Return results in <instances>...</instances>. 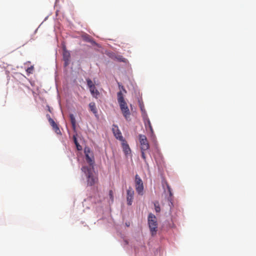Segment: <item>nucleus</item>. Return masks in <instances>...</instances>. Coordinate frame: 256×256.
<instances>
[{
  "label": "nucleus",
  "mask_w": 256,
  "mask_h": 256,
  "mask_svg": "<svg viewBox=\"0 0 256 256\" xmlns=\"http://www.w3.org/2000/svg\"><path fill=\"white\" fill-rule=\"evenodd\" d=\"M94 168L84 166L82 168V170L85 174L87 184L89 186H92L98 182V178L96 176L93 172Z\"/></svg>",
  "instance_id": "nucleus-1"
},
{
  "label": "nucleus",
  "mask_w": 256,
  "mask_h": 256,
  "mask_svg": "<svg viewBox=\"0 0 256 256\" xmlns=\"http://www.w3.org/2000/svg\"><path fill=\"white\" fill-rule=\"evenodd\" d=\"M117 96L118 102L120 104V108L122 114L125 118L128 120H130V114L127 104L124 100L122 91H120L118 93Z\"/></svg>",
  "instance_id": "nucleus-2"
},
{
  "label": "nucleus",
  "mask_w": 256,
  "mask_h": 256,
  "mask_svg": "<svg viewBox=\"0 0 256 256\" xmlns=\"http://www.w3.org/2000/svg\"><path fill=\"white\" fill-rule=\"evenodd\" d=\"M148 224L152 235H156L158 228L157 220L156 216L152 213L148 214Z\"/></svg>",
  "instance_id": "nucleus-3"
},
{
  "label": "nucleus",
  "mask_w": 256,
  "mask_h": 256,
  "mask_svg": "<svg viewBox=\"0 0 256 256\" xmlns=\"http://www.w3.org/2000/svg\"><path fill=\"white\" fill-rule=\"evenodd\" d=\"M135 184L136 192L138 194L142 196L144 194V184L142 179L138 174L135 176Z\"/></svg>",
  "instance_id": "nucleus-4"
},
{
  "label": "nucleus",
  "mask_w": 256,
  "mask_h": 256,
  "mask_svg": "<svg viewBox=\"0 0 256 256\" xmlns=\"http://www.w3.org/2000/svg\"><path fill=\"white\" fill-rule=\"evenodd\" d=\"M138 138L140 144V150H148L150 148V145L146 136L143 134H139Z\"/></svg>",
  "instance_id": "nucleus-5"
},
{
  "label": "nucleus",
  "mask_w": 256,
  "mask_h": 256,
  "mask_svg": "<svg viewBox=\"0 0 256 256\" xmlns=\"http://www.w3.org/2000/svg\"><path fill=\"white\" fill-rule=\"evenodd\" d=\"M46 117L48 118V122L50 126L52 127V129L55 132L58 134L61 135V132L58 125L54 122V120L50 118L49 114H47Z\"/></svg>",
  "instance_id": "nucleus-6"
},
{
  "label": "nucleus",
  "mask_w": 256,
  "mask_h": 256,
  "mask_svg": "<svg viewBox=\"0 0 256 256\" xmlns=\"http://www.w3.org/2000/svg\"><path fill=\"white\" fill-rule=\"evenodd\" d=\"M62 56L64 66H67L70 64V54L69 51L67 50L65 48H63Z\"/></svg>",
  "instance_id": "nucleus-7"
},
{
  "label": "nucleus",
  "mask_w": 256,
  "mask_h": 256,
  "mask_svg": "<svg viewBox=\"0 0 256 256\" xmlns=\"http://www.w3.org/2000/svg\"><path fill=\"white\" fill-rule=\"evenodd\" d=\"M126 194L128 204L130 206L132 204V200L134 198V191L133 190L132 188H129L127 190Z\"/></svg>",
  "instance_id": "nucleus-8"
},
{
  "label": "nucleus",
  "mask_w": 256,
  "mask_h": 256,
  "mask_svg": "<svg viewBox=\"0 0 256 256\" xmlns=\"http://www.w3.org/2000/svg\"><path fill=\"white\" fill-rule=\"evenodd\" d=\"M84 153L86 155V159L87 162L89 164L90 167L92 166V168H93V165L94 164V160L93 156L91 157L89 156L88 153H90V149H85Z\"/></svg>",
  "instance_id": "nucleus-9"
},
{
  "label": "nucleus",
  "mask_w": 256,
  "mask_h": 256,
  "mask_svg": "<svg viewBox=\"0 0 256 256\" xmlns=\"http://www.w3.org/2000/svg\"><path fill=\"white\" fill-rule=\"evenodd\" d=\"M112 131L114 136L117 139L119 140L120 141H123L124 140L123 136H122V133L118 130V126H114V128H112Z\"/></svg>",
  "instance_id": "nucleus-10"
},
{
  "label": "nucleus",
  "mask_w": 256,
  "mask_h": 256,
  "mask_svg": "<svg viewBox=\"0 0 256 256\" xmlns=\"http://www.w3.org/2000/svg\"><path fill=\"white\" fill-rule=\"evenodd\" d=\"M144 125H145L146 129H147L148 128H149V130L150 132V133H151L150 136L152 138H154V130H153L152 126L150 122L149 119H147L145 120Z\"/></svg>",
  "instance_id": "nucleus-11"
},
{
  "label": "nucleus",
  "mask_w": 256,
  "mask_h": 256,
  "mask_svg": "<svg viewBox=\"0 0 256 256\" xmlns=\"http://www.w3.org/2000/svg\"><path fill=\"white\" fill-rule=\"evenodd\" d=\"M122 142V147L123 150L126 154H128L130 152V149L129 147L128 144L126 143V140H124Z\"/></svg>",
  "instance_id": "nucleus-12"
},
{
  "label": "nucleus",
  "mask_w": 256,
  "mask_h": 256,
  "mask_svg": "<svg viewBox=\"0 0 256 256\" xmlns=\"http://www.w3.org/2000/svg\"><path fill=\"white\" fill-rule=\"evenodd\" d=\"M90 90L92 94V96L94 97L95 98H98V96L100 94L98 90L96 88L95 86H92V88H90Z\"/></svg>",
  "instance_id": "nucleus-13"
},
{
  "label": "nucleus",
  "mask_w": 256,
  "mask_h": 256,
  "mask_svg": "<svg viewBox=\"0 0 256 256\" xmlns=\"http://www.w3.org/2000/svg\"><path fill=\"white\" fill-rule=\"evenodd\" d=\"M70 122L72 125V128L74 130H75L76 128V120L74 118V116L73 114H70Z\"/></svg>",
  "instance_id": "nucleus-14"
},
{
  "label": "nucleus",
  "mask_w": 256,
  "mask_h": 256,
  "mask_svg": "<svg viewBox=\"0 0 256 256\" xmlns=\"http://www.w3.org/2000/svg\"><path fill=\"white\" fill-rule=\"evenodd\" d=\"M89 108L90 110L94 114H96L97 113V109L94 102H90L89 104Z\"/></svg>",
  "instance_id": "nucleus-15"
},
{
  "label": "nucleus",
  "mask_w": 256,
  "mask_h": 256,
  "mask_svg": "<svg viewBox=\"0 0 256 256\" xmlns=\"http://www.w3.org/2000/svg\"><path fill=\"white\" fill-rule=\"evenodd\" d=\"M73 138H74V142L76 146L77 149L79 150H81L82 149V148L81 146H80L79 144L78 143L76 138L75 136H74Z\"/></svg>",
  "instance_id": "nucleus-16"
},
{
  "label": "nucleus",
  "mask_w": 256,
  "mask_h": 256,
  "mask_svg": "<svg viewBox=\"0 0 256 256\" xmlns=\"http://www.w3.org/2000/svg\"><path fill=\"white\" fill-rule=\"evenodd\" d=\"M154 209L156 212H160V208L158 202H156L154 203Z\"/></svg>",
  "instance_id": "nucleus-17"
},
{
  "label": "nucleus",
  "mask_w": 256,
  "mask_h": 256,
  "mask_svg": "<svg viewBox=\"0 0 256 256\" xmlns=\"http://www.w3.org/2000/svg\"><path fill=\"white\" fill-rule=\"evenodd\" d=\"M87 84L90 88H92V86H94V85L93 84L92 81L90 79H87L86 80Z\"/></svg>",
  "instance_id": "nucleus-18"
},
{
  "label": "nucleus",
  "mask_w": 256,
  "mask_h": 256,
  "mask_svg": "<svg viewBox=\"0 0 256 256\" xmlns=\"http://www.w3.org/2000/svg\"><path fill=\"white\" fill-rule=\"evenodd\" d=\"M146 151V150H141L142 157L144 159V161L146 162V156L145 154Z\"/></svg>",
  "instance_id": "nucleus-19"
},
{
  "label": "nucleus",
  "mask_w": 256,
  "mask_h": 256,
  "mask_svg": "<svg viewBox=\"0 0 256 256\" xmlns=\"http://www.w3.org/2000/svg\"><path fill=\"white\" fill-rule=\"evenodd\" d=\"M33 70H34V67H33V66H31L30 67L26 69V71L28 73L31 74V73H32Z\"/></svg>",
  "instance_id": "nucleus-20"
},
{
  "label": "nucleus",
  "mask_w": 256,
  "mask_h": 256,
  "mask_svg": "<svg viewBox=\"0 0 256 256\" xmlns=\"http://www.w3.org/2000/svg\"><path fill=\"white\" fill-rule=\"evenodd\" d=\"M109 196L112 201L114 200L113 192L112 190L109 191Z\"/></svg>",
  "instance_id": "nucleus-21"
},
{
  "label": "nucleus",
  "mask_w": 256,
  "mask_h": 256,
  "mask_svg": "<svg viewBox=\"0 0 256 256\" xmlns=\"http://www.w3.org/2000/svg\"><path fill=\"white\" fill-rule=\"evenodd\" d=\"M167 188H168V192L170 194V196H172V192L171 191V188L168 184H167Z\"/></svg>",
  "instance_id": "nucleus-22"
},
{
  "label": "nucleus",
  "mask_w": 256,
  "mask_h": 256,
  "mask_svg": "<svg viewBox=\"0 0 256 256\" xmlns=\"http://www.w3.org/2000/svg\"><path fill=\"white\" fill-rule=\"evenodd\" d=\"M122 90L124 91V92H126V90L124 88V87H123L122 86Z\"/></svg>",
  "instance_id": "nucleus-23"
},
{
  "label": "nucleus",
  "mask_w": 256,
  "mask_h": 256,
  "mask_svg": "<svg viewBox=\"0 0 256 256\" xmlns=\"http://www.w3.org/2000/svg\"><path fill=\"white\" fill-rule=\"evenodd\" d=\"M122 59H123V58H120L119 59V60H120V61H124V60H122Z\"/></svg>",
  "instance_id": "nucleus-24"
}]
</instances>
